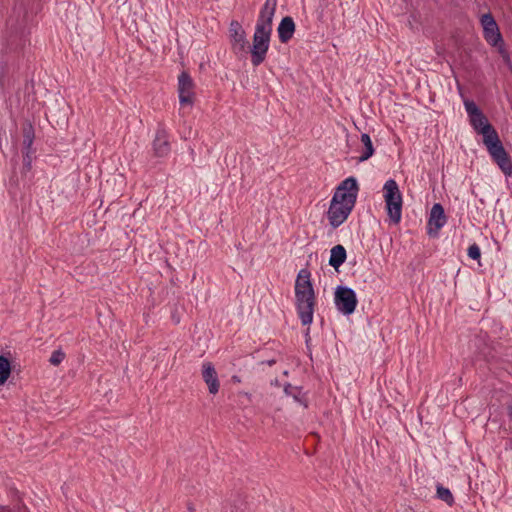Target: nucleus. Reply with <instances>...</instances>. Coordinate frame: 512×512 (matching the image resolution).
I'll return each mask as SVG.
<instances>
[{"mask_svg": "<svg viewBox=\"0 0 512 512\" xmlns=\"http://www.w3.org/2000/svg\"><path fill=\"white\" fill-rule=\"evenodd\" d=\"M310 276L311 274L307 269H301L299 271L295 282V292H297V289L304 291H314Z\"/></svg>", "mask_w": 512, "mask_h": 512, "instance_id": "nucleus-18", "label": "nucleus"}, {"mask_svg": "<svg viewBox=\"0 0 512 512\" xmlns=\"http://www.w3.org/2000/svg\"><path fill=\"white\" fill-rule=\"evenodd\" d=\"M494 162L498 165L505 176L512 175V160L507 152L495 159Z\"/></svg>", "mask_w": 512, "mask_h": 512, "instance_id": "nucleus-22", "label": "nucleus"}, {"mask_svg": "<svg viewBox=\"0 0 512 512\" xmlns=\"http://www.w3.org/2000/svg\"><path fill=\"white\" fill-rule=\"evenodd\" d=\"M202 378L207 384L208 390L211 394L218 393L220 383L215 367L211 362H204L202 364Z\"/></svg>", "mask_w": 512, "mask_h": 512, "instance_id": "nucleus-14", "label": "nucleus"}, {"mask_svg": "<svg viewBox=\"0 0 512 512\" xmlns=\"http://www.w3.org/2000/svg\"><path fill=\"white\" fill-rule=\"evenodd\" d=\"M284 393L287 395V396H291L293 397V399L300 403L301 405H303L304 407H307V401H306V398L304 396V394H302V391H301V388L300 387H297V386H292L291 384H286L284 386Z\"/></svg>", "mask_w": 512, "mask_h": 512, "instance_id": "nucleus-20", "label": "nucleus"}, {"mask_svg": "<svg viewBox=\"0 0 512 512\" xmlns=\"http://www.w3.org/2000/svg\"><path fill=\"white\" fill-rule=\"evenodd\" d=\"M34 140V130L31 124L27 123L23 126V146L25 151H31Z\"/></svg>", "mask_w": 512, "mask_h": 512, "instance_id": "nucleus-24", "label": "nucleus"}, {"mask_svg": "<svg viewBox=\"0 0 512 512\" xmlns=\"http://www.w3.org/2000/svg\"><path fill=\"white\" fill-rule=\"evenodd\" d=\"M0 512H28V510L23 504L18 503L14 507V510L8 509L6 507H0Z\"/></svg>", "mask_w": 512, "mask_h": 512, "instance_id": "nucleus-30", "label": "nucleus"}, {"mask_svg": "<svg viewBox=\"0 0 512 512\" xmlns=\"http://www.w3.org/2000/svg\"><path fill=\"white\" fill-rule=\"evenodd\" d=\"M30 153L31 151H25V154L23 156V165L27 170L31 168L32 157Z\"/></svg>", "mask_w": 512, "mask_h": 512, "instance_id": "nucleus-31", "label": "nucleus"}, {"mask_svg": "<svg viewBox=\"0 0 512 512\" xmlns=\"http://www.w3.org/2000/svg\"><path fill=\"white\" fill-rule=\"evenodd\" d=\"M278 37L281 43H288L295 33V23L292 17L286 16L282 18L278 28Z\"/></svg>", "mask_w": 512, "mask_h": 512, "instance_id": "nucleus-15", "label": "nucleus"}, {"mask_svg": "<svg viewBox=\"0 0 512 512\" xmlns=\"http://www.w3.org/2000/svg\"><path fill=\"white\" fill-rule=\"evenodd\" d=\"M483 27L484 39L493 47L503 44V38L499 31V27L491 13L483 14L480 18Z\"/></svg>", "mask_w": 512, "mask_h": 512, "instance_id": "nucleus-7", "label": "nucleus"}, {"mask_svg": "<svg viewBox=\"0 0 512 512\" xmlns=\"http://www.w3.org/2000/svg\"><path fill=\"white\" fill-rule=\"evenodd\" d=\"M503 44H500L498 47H499V53L501 54L504 62L507 64V65H510V56H509V53L502 47Z\"/></svg>", "mask_w": 512, "mask_h": 512, "instance_id": "nucleus-32", "label": "nucleus"}, {"mask_svg": "<svg viewBox=\"0 0 512 512\" xmlns=\"http://www.w3.org/2000/svg\"><path fill=\"white\" fill-rule=\"evenodd\" d=\"M486 133H490V135H485L483 139V143L486 146L492 160L494 161L498 157L502 156L506 153V150L499 139L498 133L494 127L486 128Z\"/></svg>", "mask_w": 512, "mask_h": 512, "instance_id": "nucleus-11", "label": "nucleus"}, {"mask_svg": "<svg viewBox=\"0 0 512 512\" xmlns=\"http://www.w3.org/2000/svg\"><path fill=\"white\" fill-rule=\"evenodd\" d=\"M194 88L195 84L190 74L182 71L178 76V95L182 106L193 105L195 98Z\"/></svg>", "mask_w": 512, "mask_h": 512, "instance_id": "nucleus-8", "label": "nucleus"}, {"mask_svg": "<svg viewBox=\"0 0 512 512\" xmlns=\"http://www.w3.org/2000/svg\"><path fill=\"white\" fill-rule=\"evenodd\" d=\"M278 0H266L262 6L255 28L272 32L273 17L276 12Z\"/></svg>", "mask_w": 512, "mask_h": 512, "instance_id": "nucleus-9", "label": "nucleus"}, {"mask_svg": "<svg viewBox=\"0 0 512 512\" xmlns=\"http://www.w3.org/2000/svg\"><path fill=\"white\" fill-rule=\"evenodd\" d=\"M10 62V57L0 59V89L4 88L5 78L8 73V65Z\"/></svg>", "mask_w": 512, "mask_h": 512, "instance_id": "nucleus-26", "label": "nucleus"}, {"mask_svg": "<svg viewBox=\"0 0 512 512\" xmlns=\"http://www.w3.org/2000/svg\"><path fill=\"white\" fill-rule=\"evenodd\" d=\"M446 221L447 218L443 206L440 203H435L430 211L428 234L437 236L438 231L446 224Z\"/></svg>", "mask_w": 512, "mask_h": 512, "instance_id": "nucleus-12", "label": "nucleus"}, {"mask_svg": "<svg viewBox=\"0 0 512 512\" xmlns=\"http://www.w3.org/2000/svg\"><path fill=\"white\" fill-rule=\"evenodd\" d=\"M26 43V39L24 36V32L21 31L18 33V31L14 34H11L9 39L7 40V47L6 49L10 52H18L20 51Z\"/></svg>", "mask_w": 512, "mask_h": 512, "instance_id": "nucleus-19", "label": "nucleus"}, {"mask_svg": "<svg viewBox=\"0 0 512 512\" xmlns=\"http://www.w3.org/2000/svg\"><path fill=\"white\" fill-rule=\"evenodd\" d=\"M266 363H267L269 366H272V365H274V364L276 363V361H275L274 359H272V360H268Z\"/></svg>", "mask_w": 512, "mask_h": 512, "instance_id": "nucleus-35", "label": "nucleus"}, {"mask_svg": "<svg viewBox=\"0 0 512 512\" xmlns=\"http://www.w3.org/2000/svg\"><path fill=\"white\" fill-rule=\"evenodd\" d=\"M347 257L345 248L338 244L331 249L329 265L336 270L345 262Z\"/></svg>", "mask_w": 512, "mask_h": 512, "instance_id": "nucleus-17", "label": "nucleus"}, {"mask_svg": "<svg viewBox=\"0 0 512 512\" xmlns=\"http://www.w3.org/2000/svg\"><path fill=\"white\" fill-rule=\"evenodd\" d=\"M507 414H508L510 421H512V405L507 407Z\"/></svg>", "mask_w": 512, "mask_h": 512, "instance_id": "nucleus-33", "label": "nucleus"}, {"mask_svg": "<svg viewBox=\"0 0 512 512\" xmlns=\"http://www.w3.org/2000/svg\"><path fill=\"white\" fill-rule=\"evenodd\" d=\"M470 119V123L474 130L483 136V139L485 138V135H488L489 133H486V128L493 127L487 120L486 116L483 114V112H479L477 116H472Z\"/></svg>", "mask_w": 512, "mask_h": 512, "instance_id": "nucleus-16", "label": "nucleus"}, {"mask_svg": "<svg viewBox=\"0 0 512 512\" xmlns=\"http://www.w3.org/2000/svg\"><path fill=\"white\" fill-rule=\"evenodd\" d=\"M334 302L337 310L344 315L354 313L358 303L355 291L346 286L336 288Z\"/></svg>", "mask_w": 512, "mask_h": 512, "instance_id": "nucleus-5", "label": "nucleus"}, {"mask_svg": "<svg viewBox=\"0 0 512 512\" xmlns=\"http://www.w3.org/2000/svg\"><path fill=\"white\" fill-rule=\"evenodd\" d=\"M229 38L231 49L235 55L238 56L247 53L249 42L246 37V32L237 20L231 21L229 25Z\"/></svg>", "mask_w": 512, "mask_h": 512, "instance_id": "nucleus-6", "label": "nucleus"}, {"mask_svg": "<svg viewBox=\"0 0 512 512\" xmlns=\"http://www.w3.org/2000/svg\"><path fill=\"white\" fill-rule=\"evenodd\" d=\"M187 512H194V507H193L192 503H188Z\"/></svg>", "mask_w": 512, "mask_h": 512, "instance_id": "nucleus-34", "label": "nucleus"}, {"mask_svg": "<svg viewBox=\"0 0 512 512\" xmlns=\"http://www.w3.org/2000/svg\"><path fill=\"white\" fill-rule=\"evenodd\" d=\"M387 213L391 221L398 224L402 215V195L394 179L386 181L383 187Z\"/></svg>", "mask_w": 512, "mask_h": 512, "instance_id": "nucleus-1", "label": "nucleus"}, {"mask_svg": "<svg viewBox=\"0 0 512 512\" xmlns=\"http://www.w3.org/2000/svg\"><path fill=\"white\" fill-rule=\"evenodd\" d=\"M305 336H306V342H308V341H309V339H310V336H309V328L307 329Z\"/></svg>", "mask_w": 512, "mask_h": 512, "instance_id": "nucleus-36", "label": "nucleus"}, {"mask_svg": "<svg viewBox=\"0 0 512 512\" xmlns=\"http://www.w3.org/2000/svg\"><path fill=\"white\" fill-rule=\"evenodd\" d=\"M271 34V31L255 28L252 46L248 47L253 66L257 67L264 62L269 49Z\"/></svg>", "mask_w": 512, "mask_h": 512, "instance_id": "nucleus-2", "label": "nucleus"}, {"mask_svg": "<svg viewBox=\"0 0 512 512\" xmlns=\"http://www.w3.org/2000/svg\"><path fill=\"white\" fill-rule=\"evenodd\" d=\"M11 374V363L7 357L0 355V385L5 384Z\"/></svg>", "mask_w": 512, "mask_h": 512, "instance_id": "nucleus-23", "label": "nucleus"}, {"mask_svg": "<svg viewBox=\"0 0 512 512\" xmlns=\"http://www.w3.org/2000/svg\"><path fill=\"white\" fill-rule=\"evenodd\" d=\"M468 256L473 260H479L481 257V251L479 246L474 243L469 246L468 248Z\"/></svg>", "mask_w": 512, "mask_h": 512, "instance_id": "nucleus-29", "label": "nucleus"}, {"mask_svg": "<svg viewBox=\"0 0 512 512\" xmlns=\"http://www.w3.org/2000/svg\"><path fill=\"white\" fill-rule=\"evenodd\" d=\"M352 210V207H349L341 203L339 204V202L331 200L330 207L327 212L330 225L333 228L339 227L348 218Z\"/></svg>", "mask_w": 512, "mask_h": 512, "instance_id": "nucleus-10", "label": "nucleus"}, {"mask_svg": "<svg viewBox=\"0 0 512 512\" xmlns=\"http://www.w3.org/2000/svg\"><path fill=\"white\" fill-rule=\"evenodd\" d=\"M464 106L469 118H471L472 116H477V114L481 112L479 107L472 100H465Z\"/></svg>", "mask_w": 512, "mask_h": 512, "instance_id": "nucleus-27", "label": "nucleus"}, {"mask_svg": "<svg viewBox=\"0 0 512 512\" xmlns=\"http://www.w3.org/2000/svg\"><path fill=\"white\" fill-rule=\"evenodd\" d=\"M170 150L171 147L168 139V134L162 126H159L156 131L155 139L153 141L154 154L157 157H165L169 154Z\"/></svg>", "mask_w": 512, "mask_h": 512, "instance_id": "nucleus-13", "label": "nucleus"}, {"mask_svg": "<svg viewBox=\"0 0 512 512\" xmlns=\"http://www.w3.org/2000/svg\"><path fill=\"white\" fill-rule=\"evenodd\" d=\"M358 191L359 186L356 178L352 176L348 177L343 180L336 188V191L332 197V201L339 202V204L341 203L354 208Z\"/></svg>", "mask_w": 512, "mask_h": 512, "instance_id": "nucleus-4", "label": "nucleus"}, {"mask_svg": "<svg viewBox=\"0 0 512 512\" xmlns=\"http://www.w3.org/2000/svg\"><path fill=\"white\" fill-rule=\"evenodd\" d=\"M361 143L363 144L364 149L359 157V161L363 162L368 160L374 154V147L370 136L366 133L361 135Z\"/></svg>", "mask_w": 512, "mask_h": 512, "instance_id": "nucleus-21", "label": "nucleus"}, {"mask_svg": "<svg viewBox=\"0 0 512 512\" xmlns=\"http://www.w3.org/2000/svg\"><path fill=\"white\" fill-rule=\"evenodd\" d=\"M437 497L444 501L446 504L451 506L454 503V497L448 488H445L441 484H437Z\"/></svg>", "mask_w": 512, "mask_h": 512, "instance_id": "nucleus-25", "label": "nucleus"}, {"mask_svg": "<svg viewBox=\"0 0 512 512\" xmlns=\"http://www.w3.org/2000/svg\"><path fill=\"white\" fill-rule=\"evenodd\" d=\"M296 308L302 325H310L313 321L315 307L314 291L298 290L295 292Z\"/></svg>", "mask_w": 512, "mask_h": 512, "instance_id": "nucleus-3", "label": "nucleus"}, {"mask_svg": "<svg viewBox=\"0 0 512 512\" xmlns=\"http://www.w3.org/2000/svg\"><path fill=\"white\" fill-rule=\"evenodd\" d=\"M65 359V353L61 350H55L52 352L49 362L53 366H58Z\"/></svg>", "mask_w": 512, "mask_h": 512, "instance_id": "nucleus-28", "label": "nucleus"}]
</instances>
